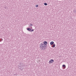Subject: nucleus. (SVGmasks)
Wrapping results in <instances>:
<instances>
[{
    "label": "nucleus",
    "instance_id": "ddd939ff",
    "mask_svg": "<svg viewBox=\"0 0 76 76\" xmlns=\"http://www.w3.org/2000/svg\"><path fill=\"white\" fill-rule=\"evenodd\" d=\"M0 42H1V40H0Z\"/></svg>",
    "mask_w": 76,
    "mask_h": 76
},
{
    "label": "nucleus",
    "instance_id": "6e6552de",
    "mask_svg": "<svg viewBox=\"0 0 76 76\" xmlns=\"http://www.w3.org/2000/svg\"><path fill=\"white\" fill-rule=\"evenodd\" d=\"M44 5H45V6H47V3H44Z\"/></svg>",
    "mask_w": 76,
    "mask_h": 76
},
{
    "label": "nucleus",
    "instance_id": "39448f33",
    "mask_svg": "<svg viewBox=\"0 0 76 76\" xmlns=\"http://www.w3.org/2000/svg\"><path fill=\"white\" fill-rule=\"evenodd\" d=\"M54 42L53 41L51 42H50V45H53V44L54 45Z\"/></svg>",
    "mask_w": 76,
    "mask_h": 76
},
{
    "label": "nucleus",
    "instance_id": "f257e3e1",
    "mask_svg": "<svg viewBox=\"0 0 76 76\" xmlns=\"http://www.w3.org/2000/svg\"><path fill=\"white\" fill-rule=\"evenodd\" d=\"M40 48L41 50H45L47 48V45H44L43 43H41L40 44Z\"/></svg>",
    "mask_w": 76,
    "mask_h": 76
},
{
    "label": "nucleus",
    "instance_id": "7ed1b4c3",
    "mask_svg": "<svg viewBox=\"0 0 76 76\" xmlns=\"http://www.w3.org/2000/svg\"><path fill=\"white\" fill-rule=\"evenodd\" d=\"M54 61L53 59H51L49 62V63L50 64V63H53V62H54Z\"/></svg>",
    "mask_w": 76,
    "mask_h": 76
},
{
    "label": "nucleus",
    "instance_id": "20e7f679",
    "mask_svg": "<svg viewBox=\"0 0 76 76\" xmlns=\"http://www.w3.org/2000/svg\"><path fill=\"white\" fill-rule=\"evenodd\" d=\"M43 44H44V45H47V42L46 41L44 42Z\"/></svg>",
    "mask_w": 76,
    "mask_h": 76
},
{
    "label": "nucleus",
    "instance_id": "9b49d317",
    "mask_svg": "<svg viewBox=\"0 0 76 76\" xmlns=\"http://www.w3.org/2000/svg\"><path fill=\"white\" fill-rule=\"evenodd\" d=\"M36 7H38V5H36Z\"/></svg>",
    "mask_w": 76,
    "mask_h": 76
},
{
    "label": "nucleus",
    "instance_id": "f03ea898",
    "mask_svg": "<svg viewBox=\"0 0 76 76\" xmlns=\"http://www.w3.org/2000/svg\"><path fill=\"white\" fill-rule=\"evenodd\" d=\"M27 31H30V32H33L34 31V30L33 29L32 30V29L30 28H27Z\"/></svg>",
    "mask_w": 76,
    "mask_h": 76
},
{
    "label": "nucleus",
    "instance_id": "423d86ee",
    "mask_svg": "<svg viewBox=\"0 0 76 76\" xmlns=\"http://www.w3.org/2000/svg\"><path fill=\"white\" fill-rule=\"evenodd\" d=\"M63 67L64 68V69H65L66 67V65H62Z\"/></svg>",
    "mask_w": 76,
    "mask_h": 76
},
{
    "label": "nucleus",
    "instance_id": "9d476101",
    "mask_svg": "<svg viewBox=\"0 0 76 76\" xmlns=\"http://www.w3.org/2000/svg\"><path fill=\"white\" fill-rule=\"evenodd\" d=\"M74 13H76V10H74Z\"/></svg>",
    "mask_w": 76,
    "mask_h": 76
},
{
    "label": "nucleus",
    "instance_id": "0eeeda50",
    "mask_svg": "<svg viewBox=\"0 0 76 76\" xmlns=\"http://www.w3.org/2000/svg\"><path fill=\"white\" fill-rule=\"evenodd\" d=\"M56 46V45L55 44H53V48H54Z\"/></svg>",
    "mask_w": 76,
    "mask_h": 76
},
{
    "label": "nucleus",
    "instance_id": "f8f14e48",
    "mask_svg": "<svg viewBox=\"0 0 76 76\" xmlns=\"http://www.w3.org/2000/svg\"><path fill=\"white\" fill-rule=\"evenodd\" d=\"M0 41H3V39H0Z\"/></svg>",
    "mask_w": 76,
    "mask_h": 76
},
{
    "label": "nucleus",
    "instance_id": "1a4fd4ad",
    "mask_svg": "<svg viewBox=\"0 0 76 76\" xmlns=\"http://www.w3.org/2000/svg\"><path fill=\"white\" fill-rule=\"evenodd\" d=\"M30 26H33V24H30Z\"/></svg>",
    "mask_w": 76,
    "mask_h": 76
}]
</instances>
